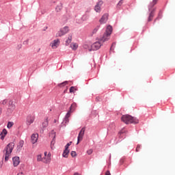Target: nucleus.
<instances>
[{
  "instance_id": "obj_32",
  "label": "nucleus",
  "mask_w": 175,
  "mask_h": 175,
  "mask_svg": "<svg viewBox=\"0 0 175 175\" xmlns=\"http://www.w3.org/2000/svg\"><path fill=\"white\" fill-rule=\"evenodd\" d=\"M124 133H126V130L125 129H122L120 131V135H122Z\"/></svg>"
},
{
  "instance_id": "obj_4",
  "label": "nucleus",
  "mask_w": 175,
  "mask_h": 175,
  "mask_svg": "<svg viewBox=\"0 0 175 175\" xmlns=\"http://www.w3.org/2000/svg\"><path fill=\"white\" fill-rule=\"evenodd\" d=\"M69 31H70V29L68 26L62 27L56 33V36L57 38H61V36H64V35H66V33H68Z\"/></svg>"
},
{
  "instance_id": "obj_10",
  "label": "nucleus",
  "mask_w": 175,
  "mask_h": 175,
  "mask_svg": "<svg viewBox=\"0 0 175 175\" xmlns=\"http://www.w3.org/2000/svg\"><path fill=\"white\" fill-rule=\"evenodd\" d=\"M107 20H109V14H105L102 16L101 18L99 20V22L101 24H105V23L107 22Z\"/></svg>"
},
{
  "instance_id": "obj_5",
  "label": "nucleus",
  "mask_w": 175,
  "mask_h": 175,
  "mask_svg": "<svg viewBox=\"0 0 175 175\" xmlns=\"http://www.w3.org/2000/svg\"><path fill=\"white\" fill-rule=\"evenodd\" d=\"M85 133V128L83 127L79 135H78V137H77V144H79L80 143V142H81V140H83V137H84V133Z\"/></svg>"
},
{
  "instance_id": "obj_11",
  "label": "nucleus",
  "mask_w": 175,
  "mask_h": 175,
  "mask_svg": "<svg viewBox=\"0 0 175 175\" xmlns=\"http://www.w3.org/2000/svg\"><path fill=\"white\" fill-rule=\"evenodd\" d=\"M14 110H16V105L13 103V101H10L8 111H9L10 113H13Z\"/></svg>"
},
{
  "instance_id": "obj_9",
  "label": "nucleus",
  "mask_w": 175,
  "mask_h": 175,
  "mask_svg": "<svg viewBox=\"0 0 175 175\" xmlns=\"http://www.w3.org/2000/svg\"><path fill=\"white\" fill-rule=\"evenodd\" d=\"M102 5H103V1H98V3H96V5L94 7V10H95V12H96V13L100 12V6H102Z\"/></svg>"
},
{
  "instance_id": "obj_31",
  "label": "nucleus",
  "mask_w": 175,
  "mask_h": 175,
  "mask_svg": "<svg viewBox=\"0 0 175 175\" xmlns=\"http://www.w3.org/2000/svg\"><path fill=\"white\" fill-rule=\"evenodd\" d=\"M92 152H94V150L92 149H89L88 151H87V154L88 155H91V154H92Z\"/></svg>"
},
{
  "instance_id": "obj_43",
  "label": "nucleus",
  "mask_w": 175,
  "mask_h": 175,
  "mask_svg": "<svg viewBox=\"0 0 175 175\" xmlns=\"http://www.w3.org/2000/svg\"><path fill=\"white\" fill-rule=\"evenodd\" d=\"M47 152H44V157H47Z\"/></svg>"
},
{
  "instance_id": "obj_12",
  "label": "nucleus",
  "mask_w": 175,
  "mask_h": 175,
  "mask_svg": "<svg viewBox=\"0 0 175 175\" xmlns=\"http://www.w3.org/2000/svg\"><path fill=\"white\" fill-rule=\"evenodd\" d=\"M51 135H53V138L52 142H51V150H53L54 144H55V133L54 132V131H52L51 132L50 136H51Z\"/></svg>"
},
{
  "instance_id": "obj_44",
  "label": "nucleus",
  "mask_w": 175,
  "mask_h": 175,
  "mask_svg": "<svg viewBox=\"0 0 175 175\" xmlns=\"http://www.w3.org/2000/svg\"><path fill=\"white\" fill-rule=\"evenodd\" d=\"M74 175H80L78 172H75Z\"/></svg>"
},
{
  "instance_id": "obj_25",
  "label": "nucleus",
  "mask_w": 175,
  "mask_h": 175,
  "mask_svg": "<svg viewBox=\"0 0 175 175\" xmlns=\"http://www.w3.org/2000/svg\"><path fill=\"white\" fill-rule=\"evenodd\" d=\"M76 91H77V88H76V87L72 86L70 88V93H75L76 92Z\"/></svg>"
},
{
  "instance_id": "obj_36",
  "label": "nucleus",
  "mask_w": 175,
  "mask_h": 175,
  "mask_svg": "<svg viewBox=\"0 0 175 175\" xmlns=\"http://www.w3.org/2000/svg\"><path fill=\"white\" fill-rule=\"evenodd\" d=\"M140 147H141L140 145H137V148H136V152H139V150H140Z\"/></svg>"
},
{
  "instance_id": "obj_40",
  "label": "nucleus",
  "mask_w": 175,
  "mask_h": 175,
  "mask_svg": "<svg viewBox=\"0 0 175 175\" xmlns=\"http://www.w3.org/2000/svg\"><path fill=\"white\" fill-rule=\"evenodd\" d=\"M71 144H72V142H70L69 143L67 144V146H68L69 147L70 146H71Z\"/></svg>"
},
{
  "instance_id": "obj_14",
  "label": "nucleus",
  "mask_w": 175,
  "mask_h": 175,
  "mask_svg": "<svg viewBox=\"0 0 175 175\" xmlns=\"http://www.w3.org/2000/svg\"><path fill=\"white\" fill-rule=\"evenodd\" d=\"M42 162L43 163H50L51 162V157L44 156L42 157Z\"/></svg>"
},
{
  "instance_id": "obj_24",
  "label": "nucleus",
  "mask_w": 175,
  "mask_h": 175,
  "mask_svg": "<svg viewBox=\"0 0 175 175\" xmlns=\"http://www.w3.org/2000/svg\"><path fill=\"white\" fill-rule=\"evenodd\" d=\"M69 154V150H64V152H63V154H62V157L64 158H68V155Z\"/></svg>"
},
{
  "instance_id": "obj_1",
  "label": "nucleus",
  "mask_w": 175,
  "mask_h": 175,
  "mask_svg": "<svg viewBox=\"0 0 175 175\" xmlns=\"http://www.w3.org/2000/svg\"><path fill=\"white\" fill-rule=\"evenodd\" d=\"M112 32H113V27L110 25L107 26L105 33L103 35L102 38L98 39V41L92 44V50H94V51L99 50L102 44H103L105 42H107V40L110 39V35H111Z\"/></svg>"
},
{
  "instance_id": "obj_23",
  "label": "nucleus",
  "mask_w": 175,
  "mask_h": 175,
  "mask_svg": "<svg viewBox=\"0 0 175 175\" xmlns=\"http://www.w3.org/2000/svg\"><path fill=\"white\" fill-rule=\"evenodd\" d=\"M77 107V105L76 103H72L70 107V111H75V109H76V107Z\"/></svg>"
},
{
  "instance_id": "obj_37",
  "label": "nucleus",
  "mask_w": 175,
  "mask_h": 175,
  "mask_svg": "<svg viewBox=\"0 0 175 175\" xmlns=\"http://www.w3.org/2000/svg\"><path fill=\"white\" fill-rule=\"evenodd\" d=\"M98 32V29H94L92 31V33H96Z\"/></svg>"
},
{
  "instance_id": "obj_3",
  "label": "nucleus",
  "mask_w": 175,
  "mask_h": 175,
  "mask_svg": "<svg viewBox=\"0 0 175 175\" xmlns=\"http://www.w3.org/2000/svg\"><path fill=\"white\" fill-rule=\"evenodd\" d=\"M13 148H14V144L13 142H10L8 144L3 150L4 155H5V161L8 162L9 159L10 158V155H12V152H13Z\"/></svg>"
},
{
  "instance_id": "obj_19",
  "label": "nucleus",
  "mask_w": 175,
  "mask_h": 175,
  "mask_svg": "<svg viewBox=\"0 0 175 175\" xmlns=\"http://www.w3.org/2000/svg\"><path fill=\"white\" fill-rule=\"evenodd\" d=\"M70 47L72 49V50H77V49L79 48V44H77V43H75V42H72L70 44Z\"/></svg>"
},
{
  "instance_id": "obj_15",
  "label": "nucleus",
  "mask_w": 175,
  "mask_h": 175,
  "mask_svg": "<svg viewBox=\"0 0 175 175\" xmlns=\"http://www.w3.org/2000/svg\"><path fill=\"white\" fill-rule=\"evenodd\" d=\"M6 135H8V131H6L5 129H3L2 133L0 134V137L1 140H3V139H5Z\"/></svg>"
},
{
  "instance_id": "obj_27",
  "label": "nucleus",
  "mask_w": 175,
  "mask_h": 175,
  "mask_svg": "<svg viewBox=\"0 0 175 175\" xmlns=\"http://www.w3.org/2000/svg\"><path fill=\"white\" fill-rule=\"evenodd\" d=\"M37 161H38V162H42L43 161V157H42V154H38L37 156Z\"/></svg>"
},
{
  "instance_id": "obj_17",
  "label": "nucleus",
  "mask_w": 175,
  "mask_h": 175,
  "mask_svg": "<svg viewBox=\"0 0 175 175\" xmlns=\"http://www.w3.org/2000/svg\"><path fill=\"white\" fill-rule=\"evenodd\" d=\"M155 13V10H153L149 14L148 21H152V18H154V14Z\"/></svg>"
},
{
  "instance_id": "obj_7",
  "label": "nucleus",
  "mask_w": 175,
  "mask_h": 175,
  "mask_svg": "<svg viewBox=\"0 0 175 175\" xmlns=\"http://www.w3.org/2000/svg\"><path fill=\"white\" fill-rule=\"evenodd\" d=\"M33 121H35L34 115H29L27 118L26 124L27 125H31V124H33Z\"/></svg>"
},
{
  "instance_id": "obj_16",
  "label": "nucleus",
  "mask_w": 175,
  "mask_h": 175,
  "mask_svg": "<svg viewBox=\"0 0 175 175\" xmlns=\"http://www.w3.org/2000/svg\"><path fill=\"white\" fill-rule=\"evenodd\" d=\"M88 20V15L84 14L81 18V20L79 21V23H84V21H87Z\"/></svg>"
},
{
  "instance_id": "obj_13",
  "label": "nucleus",
  "mask_w": 175,
  "mask_h": 175,
  "mask_svg": "<svg viewBox=\"0 0 175 175\" xmlns=\"http://www.w3.org/2000/svg\"><path fill=\"white\" fill-rule=\"evenodd\" d=\"M12 162H13V165L14 167L18 166V165H20V157H13Z\"/></svg>"
},
{
  "instance_id": "obj_33",
  "label": "nucleus",
  "mask_w": 175,
  "mask_h": 175,
  "mask_svg": "<svg viewBox=\"0 0 175 175\" xmlns=\"http://www.w3.org/2000/svg\"><path fill=\"white\" fill-rule=\"evenodd\" d=\"M157 2H158V0H153L152 2V6L157 5Z\"/></svg>"
},
{
  "instance_id": "obj_22",
  "label": "nucleus",
  "mask_w": 175,
  "mask_h": 175,
  "mask_svg": "<svg viewBox=\"0 0 175 175\" xmlns=\"http://www.w3.org/2000/svg\"><path fill=\"white\" fill-rule=\"evenodd\" d=\"M63 8H64V5H62V3H60L59 5H57L55 8L56 12H61Z\"/></svg>"
},
{
  "instance_id": "obj_42",
  "label": "nucleus",
  "mask_w": 175,
  "mask_h": 175,
  "mask_svg": "<svg viewBox=\"0 0 175 175\" xmlns=\"http://www.w3.org/2000/svg\"><path fill=\"white\" fill-rule=\"evenodd\" d=\"M2 114V108H0V116Z\"/></svg>"
},
{
  "instance_id": "obj_20",
  "label": "nucleus",
  "mask_w": 175,
  "mask_h": 175,
  "mask_svg": "<svg viewBox=\"0 0 175 175\" xmlns=\"http://www.w3.org/2000/svg\"><path fill=\"white\" fill-rule=\"evenodd\" d=\"M72 111H68V113H66V117H65V121L66 122H69V117H70V114H72Z\"/></svg>"
},
{
  "instance_id": "obj_39",
  "label": "nucleus",
  "mask_w": 175,
  "mask_h": 175,
  "mask_svg": "<svg viewBox=\"0 0 175 175\" xmlns=\"http://www.w3.org/2000/svg\"><path fill=\"white\" fill-rule=\"evenodd\" d=\"M65 150H69V146L67 144L65 146Z\"/></svg>"
},
{
  "instance_id": "obj_30",
  "label": "nucleus",
  "mask_w": 175,
  "mask_h": 175,
  "mask_svg": "<svg viewBox=\"0 0 175 175\" xmlns=\"http://www.w3.org/2000/svg\"><path fill=\"white\" fill-rule=\"evenodd\" d=\"M7 126L9 129L12 128V126H13V122H8Z\"/></svg>"
},
{
  "instance_id": "obj_29",
  "label": "nucleus",
  "mask_w": 175,
  "mask_h": 175,
  "mask_svg": "<svg viewBox=\"0 0 175 175\" xmlns=\"http://www.w3.org/2000/svg\"><path fill=\"white\" fill-rule=\"evenodd\" d=\"M66 84H68V81H64V82L60 83V84L59 85V87H62V86L64 87V86L66 85Z\"/></svg>"
},
{
  "instance_id": "obj_6",
  "label": "nucleus",
  "mask_w": 175,
  "mask_h": 175,
  "mask_svg": "<svg viewBox=\"0 0 175 175\" xmlns=\"http://www.w3.org/2000/svg\"><path fill=\"white\" fill-rule=\"evenodd\" d=\"M59 44H60L59 39H56L50 43V46L51 49L54 50L55 49H58V47L59 46Z\"/></svg>"
},
{
  "instance_id": "obj_41",
  "label": "nucleus",
  "mask_w": 175,
  "mask_h": 175,
  "mask_svg": "<svg viewBox=\"0 0 175 175\" xmlns=\"http://www.w3.org/2000/svg\"><path fill=\"white\" fill-rule=\"evenodd\" d=\"M46 157H49V158H51V153H49Z\"/></svg>"
},
{
  "instance_id": "obj_21",
  "label": "nucleus",
  "mask_w": 175,
  "mask_h": 175,
  "mask_svg": "<svg viewBox=\"0 0 175 175\" xmlns=\"http://www.w3.org/2000/svg\"><path fill=\"white\" fill-rule=\"evenodd\" d=\"M49 126V118H46V119L42 122V127L47 128Z\"/></svg>"
},
{
  "instance_id": "obj_38",
  "label": "nucleus",
  "mask_w": 175,
  "mask_h": 175,
  "mask_svg": "<svg viewBox=\"0 0 175 175\" xmlns=\"http://www.w3.org/2000/svg\"><path fill=\"white\" fill-rule=\"evenodd\" d=\"M105 175H111V174L110 173V171H107Z\"/></svg>"
},
{
  "instance_id": "obj_18",
  "label": "nucleus",
  "mask_w": 175,
  "mask_h": 175,
  "mask_svg": "<svg viewBox=\"0 0 175 175\" xmlns=\"http://www.w3.org/2000/svg\"><path fill=\"white\" fill-rule=\"evenodd\" d=\"M72 43V35H68V39L66 40V46H69Z\"/></svg>"
},
{
  "instance_id": "obj_34",
  "label": "nucleus",
  "mask_w": 175,
  "mask_h": 175,
  "mask_svg": "<svg viewBox=\"0 0 175 175\" xmlns=\"http://www.w3.org/2000/svg\"><path fill=\"white\" fill-rule=\"evenodd\" d=\"M6 103H8V99H5L1 101V105H6Z\"/></svg>"
},
{
  "instance_id": "obj_2",
  "label": "nucleus",
  "mask_w": 175,
  "mask_h": 175,
  "mask_svg": "<svg viewBox=\"0 0 175 175\" xmlns=\"http://www.w3.org/2000/svg\"><path fill=\"white\" fill-rule=\"evenodd\" d=\"M121 121L126 124V125H129V124H139V120L137 118L128 114L122 116Z\"/></svg>"
},
{
  "instance_id": "obj_35",
  "label": "nucleus",
  "mask_w": 175,
  "mask_h": 175,
  "mask_svg": "<svg viewBox=\"0 0 175 175\" xmlns=\"http://www.w3.org/2000/svg\"><path fill=\"white\" fill-rule=\"evenodd\" d=\"M70 154H71V157H76V155H77L76 154V152H75V151H72Z\"/></svg>"
},
{
  "instance_id": "obj_26",
  "label": "nucleus",
  "mask_w": 175,
  "mask_h": 175,
  "mask_svg": "<svg viewBox=\"0 0 175 175\" xmlns=\"http://www.w3.org/2000/svg\"><path fill=\"white\" fill-rule=\"evenodd\" d=\"M23 146H24V141L21 140L18 143V148H23Z\"/></svg>"
},
{
  "instance_id": "obj_45",
  "label": "nucleus",
  "mask_w": 175,
  "mask_h": 175,
  "mask_svg": "<svg viewBox=\"0 0 175 175\" xmlns=\"http://www.w3.org/2000/svg\"><path fill=\"white\" fill-rule=\"evenodd\" d=\"M54 122H57V120H54Z\"/></svg>"
},
{
  "instance_id": "obj_28",
  "label": "nucleus",
  "mask_w": 175,
  "mask_h": 175,
  "mask_svg": "<svg viewBox=\"0 0 175 175\" xmlns=\"http://www.w3.org/2000/svg\"><path fill=\"white\" fill-rule=\"evenodd\" d=\"M122 3H124V0H120L117 5V8H120V6H122Z\"/></svg>"
},
{
  "instance_id": "obj_8",
  "label": "nucleus",
  "mask_w": 175,
  "mask_h": 175,
  "mask_svg": "<svg viewBox=\"0 0 175 175\" xmlns=\"http://www.w3.org/2000/svg\"><path fill=\"white\" fill-rule=\"evenodd\" d=\"M38 139H39V135L38 133L32 134L31 136V142L32 144H35V143H37Z\"/></svg>"
}]
</instances>
